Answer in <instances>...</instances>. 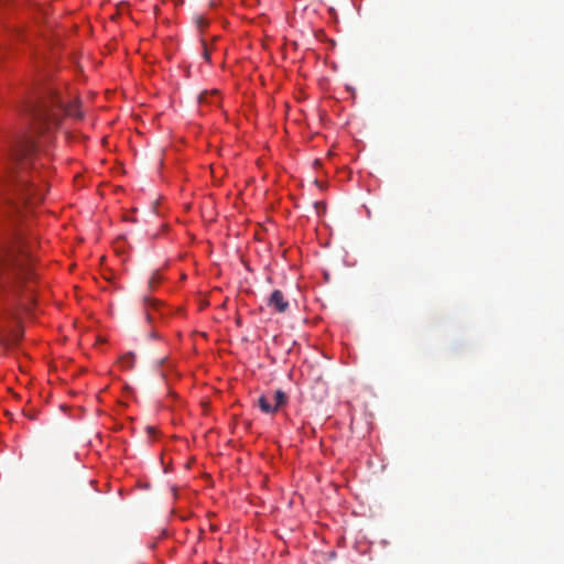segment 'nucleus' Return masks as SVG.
<instances>
[{
	"mask_svg": "<svg viewBox=\"0 0 564 564\" xmlns=\"http://www.w3.org/2000/svg\"><path fill=\"white\" fill-rule=\"evenodd\" d=\"M204 58H205L206 61H209V58H210L209 52H208V50H207V47H206V46H205V48H204Z\"/></svg>",
	"mask_w": 564,
	"mask_h": 564,
	"instance_id": "nucleus-8",
	"label": "nucleus"
},
{
	"mask_svg": "<svg viewBox=\"0 0 564 564\" xmlns=\"http://www.w3.org/2000/svg\"><path fill=\"white\" fill-rule=\"evenodd\" d=\"M161 274L158 271H154L148 281L149 290L152 291L161 282Z\"/></svg>",
	"mask_w": 564,
	"mask_h": 564,
	"instance_id": "nucleus-7",
	"label": "nucleus"
},
{
	"mask_svg": "<svg viewBox=\"0 0 564 564\" xmlns=\"http://www.w3.org/2000/svg\"><path fill=\"white\" fill-rule=\"evenodd\" d=\"M23 111L32 118L33 133L15 142L0 177V197L17 215L22 213V208L41 202L46 191V173L40 171L44 162L39 155L40 144L34 140L35 134L44 137L55 129L63 113L78 119L83 117L77 101L66 105L53 90L41 100L28 101Z\"/></svg>",
	"mask_w": 564,
	"mask_h": 564,
	"instance_id": "nucleus-1",
	"label": "nucleus"
},
{
	"mask_svg": "<svg viewBox=\"0 0 564 564\" xmlns=\"http://www.w3.org/2000/svg\"><path fill=\"white\" fill-rule=\"evenodd\" d=\"M286 402L288 395L282 390H276L272 398H269L267 394L260 395L257 404L263 413L273 414Z\"/></svg>",
	"mask_w": 564,
	"mask_h": 564,
	"instance_id": "nucleus-3",
	"label": "nucleus"
},
{
	"mask_svg": "<svg viewBox=\"0 0 564 564\" xmlns=\"http://www.w3.org/2000/svg\"><path fill=\"white\" fill-rule=\"evenodd\" d=\"M31 262L26 243L21 238L12 246L0 245V290L15 294L25 283L28 292L32 293L34 274Z\"/></svg>",
	"mask_w": 564,
	"mask_h": 564,
	"instance_id": "nucleus-2",
	"label": "nucleus"
},
{
	"mask_svg": "<svg viewBox=\"0 0 564 564\" xmlns=\"http://www.w3.org/2000/svg\"><path fill=\"white\" fill-rule=\"evenodd\" d=\"M119 362L123 369H132L135 364V356L132 352H128L119 359Z\"/></svg>",
	"mask_w": 564,
	"mask_h": 564,
	"instance_id": "nucleus-6",
	"label": "nucleus"
},
{
	"mask_svg": "<svg viewBox=\"0 0 564 564\" xmlns=\"http://www.w3.org/2000/svg\"><path fill=\"white\" fill-rule=\"evenodd\" d=\"M269 307H272L276 313L283 314L289 310V301L280 290H274L267 302Z\"/></svg>",
	"mask_w": 564,
	"mask_h": 564,
	"instance_id": "nucleus-4",
	"label": "nucleus"
},
{
	"mask_svg": "<svg viewBox=\"0 0 564 564\" xmlns=\"http://www.w3.org/2000/svg\"><path fill=\"white\" fill-rule=\"evenodd\" d=\"M199 26H206V23L203 21L202 18H199Z\"/></svg>",
	"mask_w": 564,
	"mask_h": 564,
	"instance_id": "nucleus-10",
	"label": "nucleus"
},
{
	"mask_svg": "<svg viewBox=\"0 0 564 564\" xmlns=\"http://www.w3.org/2000/svg\"><path fill=\"white\" fill-rule=\"evenodd\" d=\"M142 303L145 310L147 319L149 322H153L155 319L154 312H156L161 305L160 301L151 297L150 295H143Z\"/></svg>",
	"mask_w": 564,
	"mask_h": 564,
	"instance_id": "nucleus-5",
	"label": "nucleus"
},
{
	"mask_svg": "<svg viewBox=\"0 0 564 564\" xmlns=\"http://www.w3.org/2000/svg\"><path fill=\"white\" fill-rule=\"evenodd\" d=\"M147 431L150 435L154 434L155 433V429L153 426H148L147 427Z\"/></svg>",
	"mask_w": 564,
	"mask_h": 564,
	"instance_id": "nucleus-9",
	"label": "nucleus"
}]
</instances>
